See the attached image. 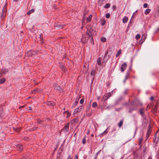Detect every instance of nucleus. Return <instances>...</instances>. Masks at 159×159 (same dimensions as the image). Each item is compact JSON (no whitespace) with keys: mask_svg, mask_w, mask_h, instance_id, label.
Returning <instances> with one entry per match:
<instances>
[{"mask_svg":"<svg viewBox=\"0 0 159 159\" xmlns=\"http://www.w3.org/2000/svg\"><path fill=\"white\" fill-rule=\"evenodd\" d=\"M153 99V96H152L150 98V100H152Z\"/></svg>","mask_w":159,"mask_h":159,"instance_id":"3c124183","label":"nucleus"},{"mask_svg":"<svg viewBox=\"0 0 159 159\" xmlns=\"http://www.w3.org/2000/svg\"><path fill=\"white\" fill-rule=\"evenodd\" d=\"M148 6V4L146 3H144L143 5V7L144 8H147Z\"/></svg>","mask_w":159,"mask_h":159,"instance_id":"79ce46f5","label":"nucleus"},{"mask_svg":"<svg viewBox=\"0 0 159 159\" xmlns=\"http://www.w3.org/2000/svg\"><path fill=\"white\" fill-rule=\"evenodd\" d=\"M123 125V120H121L120 122L119 123L118 125L119 127H121Z\"/></svg>","mask_w":159,"mask_h":159,"instance_id":"473e14b6","label":"nucleus"},{"mask_svg":"<svg viewBox=\"0 0 159 159\" xmlns=\"http://www.w3.org/2000/svg\"><path fill=\"white\" fill-rule=\"evenodd\" d=\"M6 79L5 78L1 79L0 80V83L1 84L5 82Z\"/></svg>","mask_w":159,"mask_h":159,"instance_id":"a878e982","label":"nucleus"},{"mask_svg":"<svg viewBox=\"0 0 159 159\" xmlns=\"http://www.w3.org/2000/svg\"><path fill=\"white\" fill-rule=\"evenodd\" d=\"M148 159H152L151 157H148Z\"/></svg>","mask_w":159,"mask_h":159,"instance_id":"052dcab7","label":"nucleus"},{"mask_svg":"<svg viewBox=\"0 0 159 159\" xmlns=\"http://www.w3.org/2000/svg\"><path fill=\"white\" fill-rule=\"evenodd\" d=\"M140 34H138L136 35L135 38L136 39H139L140 38Z\"/></svg>","mask_w":159,"mask_h":159,"instance_id":"72a5a7b5","label":"nucleus"},{"mask_svg":"<svg viewBox=\"0 0 159 159\" xmlns=\"http://www.w3.org/2000/svg\"><path fill=\"white\" fill-rule=\"evenodd\" d=\"M121 50H118L117 52V53L116 55V57H118V56L121 53Z\"/></svg>","mask_w":159,"mask_h":159,"instance_id":"5701e85b","label":"nucleus"},{"mask_svg":"<svg viewBox=\"0 0 159 159\" xmlns=\"http://www.w3.org/2000/svg\"><path fill=\"white\" fill-rule=\"evenodd\" d=\"M151 130L150 128H148V129L146 135V137L147 138V139H148L150 136V134L151 133Z\"/></svg>","mask_w":159,"mask_h":159,"instance_id":"ddd939ff","label":"nucleus"},{"mask_svg":"<svg viewBox=\"0 0 159 159\" xmlns=\"http://www.w3.org/2000/svg\"><path fill=\"white\" fill-rule=\"evenodd\" d=\"M134 157L135 159H139L137 158L138 157V155L137 154H134Z\"/></svg>","mask_w":159,"mask_h":159,"instance_id":"58836bf2","label":"nucleus"},{"mask_svg":"<svg viewBox=\"0 0 159 159\" xmlns=\"http://www.w3.org/2000/svg\"><path fill=\"white\" fill-rule=\"evenodd\" d=\"M127 66V65L126 63H124L123 64L121 67V71L122 72H123L125 69L126 67Z\"/></svg>","mask_w":159,"mask_h":159,"instance_id":"39448f33","label":"nucleus"},{"mask_svg":"<svg viewBox=\"0 0 159 159\" xmlns=\"http://www.w3.org/2000/svg\"><path fill=\"white\" fill-rule=\"evenodd\" d=\"M105 95L107 97V98L108 99L111 96V95L110 93H108L107 94Z\"/></svg>","mask_w":159,"mask_h":159,"instance_id":"2f4dec72","label":"nucleus"},{"mask_svg":"<svg viewBox=\"0 0 159 159\" xmlns=\"http://www.w3.org/2000/svg\"><path fill=\"white\" fill-rule=\"evenodd\" d=\"M151 11V10L150 9H147L144 11V13L146 15L148 14Z\"/></svg>","mask_w":159,"mask_h":159,"instance_id":"a211bd4d","label":"nucleus"},{"mask_svg":"<svg viewBox=\"0 0 159 159\" xmlns=\"http://www.w3.org/2000/svg\"><path fill=\"white\" fill-rule=\"evenodd\" d=\"M34 11V9H32L30 10L27 13V15H30L31 13L33 12Z\"/></svg>","mask_w":159,"mask_h":159,"instance_id":"4be33fe9","label":"nucleus"},{"mask_svg":"<svg viewBox=\"0 0 159 159\" xmlns=\"http://www.w3.org/2000/svg\"><path fill=\"white\" fill-rule=\"evenodd\" d=\"M21 107H19V108H20Z\"/></svg>","mask_w":159,"mask_h":159,"instance_id":"774afa93","label":"nucleus"},{"mask_svg":"<svg viewBox=\"0 0 159 159\" xmlns=\"http://www.w3.org/2000/svg\"><path fill=\"white\" fill-rule=\"evenodd\" d=\"M41 121V120H37V122L38 123H40Z\"/></svg>","mask_w":159,"mask_h":159,"instance_id":"603ef678","label":"nucleus"},{"mask_svg":"<svg viewBox=\"0 0 159 159\" xmlns=\"http://www.w3.org/2000/svg\"><path fill=\"white\" fill-rule=\"evenodd\" d=\"M92 17V14L89 15V16L86 18V23L90 22L91 20Z\"/></svg>","mask_w":159,"mask_h":159,"instance_id":"9d476101","label":"nucleus"},{"mask_svg":"<svg viewBox=\"0 0 159 159\" xmlns=\"http://www.w3.org/2000/svg\"><path fill=\"white\" fill-rule=\"evenodd\" d=\"M128 75H126V76L125 77V79L123 81V82H124V84L125 83L126 80L128 79Z\"/></svg>","mask_w":159,"mask_h":159,"instance_id":"c9c22d12","label":"nucleus"},{"mask_svg":"<svg viewBox=\"0 0 159 159\" xmlns=\"http://www.w3.org/2000/svg\"><path fill=\"white\" fill-rule=\"evenodd\" d=\"M8 70L7 69L3 68L2 70V74H5L8 72Z\"/></svg>","mask_w":159,"mask_h":159,"instance_id":"6ab92c4d","label":"nucleus"},{"mask_svg":"<svg viewBox=\"0 0 159 159\" xmlns=\"http://www.w3.org/2000/svg\"><path fill=\"white\" fill-rule=\"evenodd\" d=\"M156 157L157 159H159V151H158L157 152V154L156 156Z\"/></svg>","mask_w":159,"mask_h":159,"instance_id":"a19ab883","label":"nucleus"},{"mask_svg":"<svg viewBox=\"0 0 159 159\" xmlns=\"http://www.w3.org/2000/svg\"><path fill=\"white\" fill-rule=\"evenodd\" d=\"M93 136H94V135H93V134H92L91 135V136L92 137H93Z\"/></svg>","mask_w":159,"mask_h":159,"instance_id":"680f3d73","label":"nucleus"},{"mask_svg":"<svg viewBox=\"0 0 159 159\" xmlns=\"http://www.w3.org/2000/svg\"><path fill=\"white\" fill-rule=\"evenodd\" d=\"M18 1V0H14V1L15 2H17Z\"/></svg>","mask_w":159,"mask_h":159,"instance_id":"e2e57ef3","label":"nucleus"},{"mask_svg":"<svg viewBox=\"0 0 159 159\" xmlns=\"http://www.w3.org/2000/svg\"><path fill=\"white\" fill-rule=\"evenodd\" d=\"M37 128V127H33L32 129V130H35Z\"/></svg>","mask_w":159,"mask_h":159,"instance_id":"de8ad7c7","label":"nucleus"},{"mask_svg":"<svg viewBox=\"0 0 159 159\" xmlns=\"http://www.w3.org/2000/svg\"><path fill=\"white\" fill-rule=\"evenodd\" d=\"M80 111L79 110V108H77L75 109L74 112V113L75 114Z\"/></svg>","mask_w":159,"mask_h":159,"instance_id":"bb28decb","label":"nucleus"},{"mask_svg":"<svg viewBox=\"0 0 159 159\" xmlns=\"http://www.w3.org/2000/svg\"><path fill=\"white\" fill-rule=\"evenodd\" d=\"M6 9L4 7L3 8V10H2V13L1 14V16L2 17V18L4 17V16H5V15L6 14Z\"/></svg>","mask_w":159,"mask_h":159,"instance_id":"1a4fd4ad","label":"nucleus"},{"mask_svg":"<svg viewBox=\"0 0 159 159\" xmlns=\"http://www.w3.org/2000/svg\"><path fill=\"white\" fill-rule=\"evenodd\" d=\"M79 98H80V97L76 99L75 101V103H74V105H76L77 104L78 102L79 101Z\"/></svg>","mask_w":159,"mask_h":159,"instance_id":"7c9ffc66","label":"nucleus"},{"mask_svg":"<svg viewBox=\"0 0 159 159\" xmlns=\"http://www.w3.org/2000/svg\"><path fill=\"white\" fill-rule=\"evenodd\" d=\"M57 84H55L54 85V87L56 89L58 90L60 93L63 91V90L59 86L57 85Z\"/></svg>","mask_w":159,"mask_h":159,"instance_id":"0eeeda50","label":"nucleus"},{"mask_svg":"<svg viewBox=\"0 0 159 159\" xmlns=\"http://www.w3.org/2000/svg\"><path fill=\"white\" fill-rule=\"evenodd\" d=\"M78 108H79V110L80 111L82 108V106H80L79 107H78Z\"/></svg>","mask_w":159,"mask_h":159,"instance_id":"49530a36","label":"nucleus"},{"mask_svg":"<svg viewBox=\"0 0 159 159\" xmlns=\"http://www.w3.org/2000/svg\"><path fill=\"white\" fill-rule=\"evenodd\" d=\"M97 103L96 102H93V104L92 105V106L93 108L95 107H96L97 106Z\"/></svg>","mask_w":159,"mask_h":159,"instance_id":"c756f323","label":"nucleus"},{"mask_svg":"<svg viewBox=\"0 0 159 159\" xmlns=\"http://www.w3.org/2000/svg\"><path fill=\"white\" fill-rule=\"evenodd\" d=\"M86 33L88 35V37H90L91 39H93V35H94L96 34V32L93 28L88 27L87 28Z\"/></svg>","mask_w":159,"mask_h":159,"instance_id":"f257e3e1","label":"nucleus"},{"mask_svg":"<svg viewBox=\"0 0 159 159\" xmlns=\"http://www.w3.org/2000/svg\"><path fill=\"white\" fill-rule=\"evenodd\" d=\"M95 72L96 70L95 69H93L91 72V75L93 76V78L95 75Z\"/></svg>","mask_w":159,"mask_h":159,"instance_id":"4468645a","label":"nucleus"},{"mask_svg":"<svg viewBox=\"0 0 159 159\" xmlns=\"http://www.w3.org/2000/svg\"><path fill=\"white\" fill-rule=\"evenodd\" d=\"M105 16L106 18H109L110 17V14L108 13H107L106 14Z\"/></svg>","mask_w":159,"mask_h":159,"instance_id":"4c0bfd02","label":"nucleus"},{"mask_svg":"<svg viewBox=\"0 0 159 159\" xmlns=\"http://www.w3.org/2000/svg\"><path fill=\"white\" fill-rule=\"evenodd\" d=\"M108 53V52L107 51L105 53V56H104V57H107V55Z\"/></svg>","mask_w":159,"mask_h":159,"instance_id":"a18cd8bd","label":"nucleus"},{"mask_svg":"<svg viewBox=\"0 0 159 159\" xmlns=\"http://www.w3.org/2000/svg\"><path fill=\"white\" fill-rule=\"evenodd\" d=\"M87 14H88V13L87 11L85 12L84 13V14H83L84 17L83 18L82 20V25H84V24H85V16Z\"/></svg>","mask_w":159,"mask_h":159,"instance_id":"6e6552de","label":"nucleus"},{"mask_svg":"<svg viewBox=\"0 0 159 159\" xmlns=\"http://www.w3.org/2000/svg\"><path fill=\"white\" fill-rule=\"evenodd\" d=\"M62 70H64V71L65 70V68L64 66H63L62 68Z\"/></svg>","mask_w":159,"mask_h":159,"instance_id":"864d4df0","label":"nucleus"},{"mask_svg":"<svg viewBox=\"0 0 159 159\" xmlns=\"http://www.w3.org/2000/svg\"><path fill=\"white\" fill-rule=\"evenodd\" d=\"M146 36H147V35L145 34H143L142 36L141 39V41H142V42H141V43H142L143 42L145 41V40L146 38Z\"/></svg>","mask_w":159,"mask_h":159,"instance_id":"2eb2a0df","label":"nucleus"},{"mask_svg":"<svg viewBox=\"0 0 159 159\" xmlns=\"http://www.w3.org/2000/svg\"><path fill=\"white\" fill-rule=\"evenodd\" d=\"M84 99L83 98H82L80 101V103L81 104H82L83 103H84Z\"/></svg>","mask_w":159,"mask_h":159,"instance_id":"ea45409f","label":"nucleus"},{"mask_svg":"<svg viewBox=\"0 0 159 159\" xmlns=\"http://www.w3.org/2000/svg\"><path fill=\"white\" fill-rule=\"evenodd\" d=\"M108 99L106 95L104 96L102 98V100L104 101L107 100Z\"/></svg>","mask_w":159,"mask_h":159,"instance_id":"412c9836","label":"nucleus"},{"mask_svg":"<svg viewBox=\"0 0 159 159\" xmlns=\"http://www.w3.org/2000/svg\"><path fill=\"white\" fill-rule=\"evenodd\" d=\"M78 157V156L77 155H76L75 157V159H77Z\"/></svg>","mask_w":159,"mask_h":159,"instance_id":"4d7b16f0","label":"nucleus"},{"mask_svg":"<svg viewBox=\"0 0 159 159\" xmlns=\"http://www.w3.org/2000/svg\"><path fill=\"white\" fill-rule=\"evenodd\" d=\"M42 92V89H36L32 91V93L34 94H35L37 93H40Z\"/></svg>","mask_w":159,"mask_h":159,"instance_id":"20e7f679","label":"nucleus"},{"mask_svg":"<svg viewBox=\"0 0 159 159\" xmlns=\"http://www.w3.org/2000/svg\"><path fill=\"white\" fill-rule=\"evenodd\" d=\"M105 24V21L104 20L103 21L101 25H103Z\"/></svg>","mask_w":159,"mask_h":159,"instance_id":"c03bdc74","label":"nucleus"},{"mask_svg":"<svg viewBox=\"0 0 159 159\" xmlns=\"http://www.w3.org/2000/svg\"><path fill=\"white\" fill-rule=\"evenodd\" d=\"M110 7V5L109 3H107L104 6V7L106 8H109Z\"/></svg>","mask_w":159,"mask_h":159,"instance_id":"393cba45","label":"nucleus"},{"mask_svg":"<svg viewBox=\"0 0 159 159\" xmlns=\"http://www.w3.org/2000/svg\"><path fill=\"white\" fill-rule=\"evenodd\" d=\"M67 159H71V157H70V155H69L67 158Z\"/></svg>","mask_w":159,"mask_h":159,"instance_id":"8fccbe9b","label":"nucleus"},{"mask_svg":"<svg viewBox=\"0 0 159 159\" xmlns=\"http://www.w3.org/2000/svg\"><path fill=\"white\" fill-rule=\"evenodd\" d=\"M17 148L18 150H21L23 149L22 146L21 145H18L17 146Z\"/></svg>","mask_w":159,"mask_h":159,"instance_id":"dca6fc26","label":"nucleus"},{"mask_svg":"<svg viewBox=\"0 0 159 159\" xmlns=\"http://www.w3.org/2000/svg\"><path fill=\"white\" fill-rule=\"evenodd\" d=\"M101 41L103 42H105L106 41V39L105 37H102L101 38Z\"/></svg>","mask_w":159,"mask_h":159,"instance_id":"c85d7f7f","label":"nucleus"},{"mask_svg":"<svg viewBox=\"0 0 159 159\" xmlns=\"http://www.w3.org/2000/svg\"><path fill=\"white\" fill-rule=\"evenodd\" d=\"M89 131L87 132V134H89Z\"/></svg>","mask_w":159,"mask_h":159,"instance_id":"13d9d810","label":"nucleus"},{"mask_svg":"<svg viewBox=\"0 0 159 159\" xmlns=\"http://www.w3.org/2000/svg\"><path fill=\"white\" fill-rule=\"evenodd\" d=\"M83 28V26H82L81 27V29H82Z\"/></svg>","mask_w":159,"mask_h":159,"instance_id":"0e129e2a","label":"nucleus"},{"mask_svg":"<svg viewBox=\"0 0 159 159\" xmlns=\"http://www.w3.org/2000/svg\"><path fill=\"white\" fill-rule=\"evenodd\" d=\"M142 139H139V142L140 143H141L142 142Z\"/></svg>","mask_w":159,"mask_h":159,"instance_id":"09e8293b","label":"nucleus"},{"mask_svg":"<svg viewBox=\"0 0 159 159\" xmlns=\"http://www.w3.org/2000/svg\"><path fill=\"white\" fill-rule=\"evenodd\" d=\"M83 71L84 74H86L88 73V66H84L83 67Z\"/></svg>","mask_w":159,"mask_h":159,"instance_id":"f8f14e48","label":"nucleus"},{"mask_svg":"<svg viewBox=\"0 0 159 159\" xmlns=\"http://www.w3.org/2000/svg\"><path fill=\"white\" fill-rule=\"evenodd\" d=\"M90 37H88V34L86 33L82 35L81 39V41L83 43H85L87 41L89 38Z\"/></svg>","mask_w":159,"mask_h":159,"instance_id":"f03ea898","label":"nucleus"},{"mask_svg":"<svg viewBox=\"0 0 159 159\" xmlns=\"http://www.w3.org/2000/svg\"><path fill=\"white\" fill-rule=\"evenodd\" d=\"M86 157H87V156H84V157H83V158L84 159H86Z\"/></svg>","mask_w":159,"mask_h":159,"instance_id":"6e6d98bb","label":"nucleus"},{"mask_svg":"<svg viewBox=\"0 0 159 159\" xmlns=\"http://www.w3.org/2000/svg\"><path fill=\"white\" fill-rule=\"evenodd\" d=\"M65 113L67 114L66 117L68 118L70 117V114L68 111H66Z\"/></svg>","mask_w":159,"mask_h":159,"instance_id":"b1692460","label":"nucleus"},{"mask_svg":"<svg viewBox=\"0 0 159 159\" xmlns=\"http://www.w3.org/2000/svg\"><path fill=\"white\" fill-rule=\"evenodd\" d=\"M136 130L135 131V134L136 133Z\"/></svg>","mask_w":159,"mask_h":159,"instance_id":"338daca9","label":"nucleus"},{"mask_svg":"<svg viewBox=\"0 0 159 159\" xmlns=\"http://www.w3.org/2000/svg\"><path fill=\"white\" fill-rule=\"evenodd\" d=\"M97 63L98 65H100L101 64V60L100 59V58H98L97 60Z\"/></svg>","mask_w":159,"mask_h":159,"instance_id":"f704fd0d","label":"nucleus"},{"mask_svg":"<svg viewBox=\"0 0 159 159\" xmlns=\"http://www.w3.org/2000/svg\"><path fill=\"white\" fill-rule=\"evenodd\" d=\"M128 20L127 17L125 16L123 19V23H125L127 22Z\"/></svg>","mask_w":159,"mask_h":159,"instance_id":"f3484780","label":"nucleus"},{"mask_svg":"<svg viewBox=\"0 0 159 159\" xmlns=\"http://www.w3.org/2000/svg\"><path fill=\"white\" fill-rule=\"evenodd\" d=\"M69 129V123H67L62 129V131L65 133H67Z\"/></svg>","mask_w":159,"mask_h":159,"instance_id":"7ed1b4c3","label":"nucleus"},{"mask_svg":"<svg viewBox=\"0 0 159 159\" xmlns=\"http://www.w3.org/2000/svg\"><path fill=\"white\" fill-rule=\"evenodd\" d=\"M135 109V108L134 109H132V110L131 109H130L129 110V112L130 113L132 112L133 110H134Z\"/></svg>","mask_w":159,"mask_h":159,"instance_id":"37998d69","label":"nucleus"},{"mask_svg":"<svg viewBox=\"0 0 159 159\" xmlns=\"http://www.w3.org/2000/svg\"><path fill=\"white\" fill-rule=\"evenodd\" d=\"M140 113L141 115L143 116L144 115V110L143 109H140Z\"/></svg>","mask_w":159,"mask_h":159,"instance_id":"aec40b11","label":"nucleus"},{"mask_svg":"<svg viewBox=\"0 0 159 159\" xmlns=\"http://www.w3.org/2000/svg\"><path fill=\"white\" fill-rule=\"evenodd\" d=\"M47 104L51 107H52L55 105V103L53 101H48L47 102Z\"/></svg>","mask_w":159,"mask_h":159,"instance_id":"423d86ee","label":"nucleus"},{"mask_svg":"<svg viewBox=\"0 0 159 159\" xmlns=\"http://www.w3.org/2000/svg\"><path fill=\"white\" fill-rule=\"evenodd\" d=\"M86 136H85V137L83 139V140H82V143L83 144H84L86 143Z\"/></svg>","mask_w":159,"mask_h":159,"instance_id":"cd10ccee","label":"nucleus"},{"mask_svg":"<svg viewBox=\"0 0 159 159\" xmlns=\"http://www.w3.org/2000/svg\"><path fill=\"white\" fill-rule=\"evenodd\" d=\"M107 130V129L105 131H104L103 133H101V134H100V136H101V135H102V134H107L108 132V131Z\"/></svg>","mask_w":159,"mask_h":159,"instance_id":"e433bc0d","label":"nucleus"},{"mask_svg":"<svg viewBox=\"0 0 159 159\" xmlns=\"http://www.w3.org/2000/svg\"><path fill=\"white\" fill-rule=\"evenodd\" d=\"M29 110H32V107H29Z\"/></svg>","mask_w":159,"mask_h":159,"instance_id":"5fc2aeb1","label":"nucleus"},{"mask_svg":"<svg viewBox=\"0 0 159 159\" xmlns=\"http://www.w3.org/2000/svg\"><path fill=\"white\" fill-rule=\"evenodd\" d=\"M78 121V120L77 118L74 119L71 121V124H75Z\"/></svg>","mask_w":159,"mask_h":159,"instance_id":"9b49d317","label":"nucleus"},{"mask_svg":"<svg viewBox=\"0 0 159 159\" xmlns=\"http://www.w3.org/2000/svg\"><path fill=\"white\" fill-rule=\"evenodd\" d=\"M99 152V151L97 153V154H98V153Z\"/></svg>","mask_w":159,"mask_h":159,"instance_id":"69168bd1","label":"nucleus"},{"mask_svg":"<svg viewBox=\"0 0 159 159\" xmlns=\"http://www.w3.org/2000/svg\"><path fill=\"white\" fill-rule=\"evenodd\" d=\"M16 131L17 132H19V129H16Z\"/></svg>","mask_w":159,"mask_h":159,"instance_id":"bf43d9fd","label":"nucleus"}]
</instances>
